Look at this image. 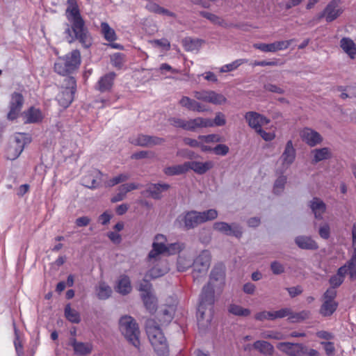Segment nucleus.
Listing matches in <instances>:
<instances>
[{
	"mask_svg": "<svg viewBox=\"0 0 356 356\" xmlns=\"http://www.w3.org/2000/svg\"><path fill=\"white\" fill-rule=\"evenodd\" d=\"M65 10L66 17L70 23L65 33L69 43L78 40L84 48L92 44V38L85 26V21L81 15L76 0H67Z\"/></svg>",
	"mask_w": 356,
	"mask_h": 356,
	"instance_id": "obj_1",
	"label": "nucleus"
},
{
	"mask_svg": "<svg viewBox=\"0 0 356 356\" xmlns=\"http://www.w3.org/2000/svg\"><path fill=\"white\" fill-rule=\"evenodd\" d=\"M214 302V286L211 285V282H209L202 288L200 295V302L197 312L199 325L207 326L210 324L213 315Z\"/></svg>",
	"mask_w": 356,
	"mask_h": 356,
	"instance_id": "obj_2",
	"label": "nucleus"
},
{
	"mask_svg": "<svg viewBox=\"0 0 356 356\" xmlns=\"http://www.w3.org/2000/svg\"><path fill=\"white\" fill-rule=\"evenodd\" d=\"M145 330L148 339L158 356H168L169 349L165 337L159 325L153 318L145 323Z\"/></svg>",
	"mask_w": 356,
	"mask_h": 356,
	"instance_id": "obj_3",
	"label": "nucleus"
},
{
	"mask_svg": "<svg viewBox=\"0 0 356 356\" xmlns=\"http://www.w3.org/2000/svg\"><path fill=\"white\" fill-rule=\"evenodd\" d=\"M81 54L77 49L73 50L63 57H60L54 64L56 73L65 76L72 73L81 64Z\"/></svg>",
	"mask_w": 356,
	"mask_h": 356,
	"instance_id": "obj_4",
	"label": "nucleus"
},
{
	"mask_svg": "<svg viewBox=\"0 0 356 356\" xmlns=\"http://www.w3.org/2000/svg\"><path fill=\"white\" fill-rule=\"evenodd\" d=\"M120 330L127 340L134 347H140V330L135 319L130 316L121 317L119 321Z\"/></svg>",
	"mask_w": 356,
	"mask_h": 356,
	"instance_id": "obj_5",
	"label": "nucleus"
},
{
	"mask_svg": "<svg viewBox=\"0 0 356 356\" xmlns=\"http://www.w3.org/2000/svg\"><path fill=\"white\" fill-rule=\"evenodd\" d=\"M31 143V137L27 134L17 133L10 141L6 150L8 159L13 161L18 158L23 152L24 147Z\"/></svg>",
	"mask_w": 356,
	"mask_h": 356,
	"instance_id": "obj_6",
	"label": "nucleus"
},
{
	"mask_svg": "<svg viewBox=\"0 0 356 356\" xmlns=\"http://www.w3.org/2000/svg\"><path fill=\"white\" fill-rule=\"evenodd\" d=\"M76 90V81L73 76L65 78L62 90L58 93L57 99L63 108L68 107L74 99Z\"/></svg>",
	"mask_w": 356,
	"mask_h": 356,
	"instance_id": "obj_7",
	"label": "nucleus"
},
{
	"mask_svg": "<svg viewBox=\"0 0 356 356\" xmlns=\"http://www.w3.org/2000/svg\"><path fill=\"white\" fill-rule=\"evenodd\" d=\"M211 258L210 252L207 250H204L193 260V277L194 280L199 281L200 277L206 275L210 266Z\"/></svg>",
	"mask_w": 356,
	"mask_h": 356,
	"instance_id": "obj_8",
	"label": "nucleus"
},
{
	"mask_svg": "<svg viewBox=\"0 0 356 356\" xmlns=\"http://www.w3.org/2000/svg\"><path fill=\"white\" fill-rule=\"evenodd\" d=\"M337 290L328 288L322 296L323 303L319 313L324 317L332 316L338 307V302L335 300Z\"/></svg>",
	"mask_w": 356,
	"mask_h": 356,
	"instance_id": "obj_9",
	"label": "nucleus"
},
{
	"mask_svg": "<svg viewBox=\"0 0 356 356\" xmlns=\"http://www.w3.org/2000/svg\"><path fill=\"white\" fill-rule=\"evenodd\" d=\"M214 230L226 236H233L237 238H241L243 235L242 227L236 222L229 224L226 222L218 221L213 225Z\"/></svg>",
	"mask_w": 356,
	"mask_h": 356,
	"instance_id": "obj_10",
	"label": "nucleus"
},
{
	"mask_svg": "<svg viewBox=\"0 0 356 356\" xmlns=\"http://www.w3.org/2000/svg\"><path fill=\"white\" fill-rule=\"evenodd\" d=\"M194 97L200 101L211 103L215 105H222L227 102V98L220 93L213 90H200L193 92Z\"/></svg>",
	"mask_w": 356,
	"mask_h": 356,
	"instance_id": "obj_11",
	"label": "nucleus"
},
{
	"mask_svg": "<svg viewBox=\"0 0 356 356\" xmlns=\"http://www.w3.org/2000/svg\"><path fill=\"white\" fill-rule=\"evenodd\" d=\"M276 347L288 356H304L305 345L301 343L280 342Z\"/></svg>",
	"mask_w": 356,
	"mask_h": 356,
	"instance_id": "obj_12",
	"label": "nucleus"
},
{
	"mask_svg": "<svg viewBox=\"0 0 356 356\" xmlns=\"http://www.w3.org/2000/svg\"><path fill=\"white\" fill-rule=\"evenodd\" d=\"M153 266L147 272L146 277L156 279L164 275L169 270L168 263L165 260L152 259L149 261Z\"/></svg>",
	"mask_w": 356,
	"mask_h": 356,
	"instance_id": "obj_13",
	"label": "nucleus"
},
{
	"mask_svg": "<svg viewBox=\"0 0 356 356\" xmlns=\"http://www.w3.org/2000/svg\"><path fill=\"white\" fill-rule=\"evenodd\" d=\"M293 40L276 41L273 43H255L254 48L259 49L263 52H276L280 50L286 49L291 44Z\"/></svg>",
	"mask_w": 356,
	"mask_h": 356,
	"instance_id": "obj_14",
	"label": "nucleus"
},
{
	"mask_svg": "<svg viewBox=\"0 0 356 356\" xmlns=\"http://www.w3.org/2000/svg\"><path fill=\"white\" fill-rule=\"evenodd\" d=\"M177 221L179 222L180 225L183 223L184 228L186 229H193L201 224L198 211H191L186 212L183 215H180L177 218Z\"/></svg>",
	"mask_w": 356,
	"mask_h": 356,
	"instance_id": "obj_15",
	"label": "nucleus"
},
{
	"mask_svg": "<svg viewBox=\"0 0 356 356\" xmlns=\"http://www.w3.org/2000/svg\"><path fill=\"white\" fill-rule=\"evenodd\" d=\"M245 119L248 122V125L255 131L270 122L269 119L254 111L247 112L245 115Z\"/></svg>",
	"mask_w": 356,
	"mask_h": 356,
	"instance_id": "obj_16",
	"label": "nucleus"
},
{
	"mask_svg": "<svg viewBox=\"0 0 356 356\" xmlns=\"http://www.w3.org/2000/svg\"><path fill=\"white\" fill-rule=\"evenodd\" d=\"M342 13L343 10L339 7L338 2L336 0H332L319 15V18L325 17L327 22H331L336 19Z\"/></svg>",
	"mask_w": 356,
	"mask_h": 356,
	"instance_id": "obj_17",
	"label": "nucleus"
},
{
	"mask_svg": "<svg viewBox=\"0 0 356 356\" xmlns=\"http://www.w3.org/2000/svg\"><path fill=\"white\" fill-rule=\"evenodd\" d=\"M103 177L104 175L99 170H92L81 179L82 185L90 189L97 188L103 181Z\"/></svg>",
	"mask_w": 356,
	"mask_h": 356,
	"instance_id": "obj_18",
	"label": "nucleus"
},
{
	"mask_svg": "<svg viewBox=\"0 0 356 356\" xmlns=\"http://www.w3.org/2000/svg\"><path fill=\"white\" fill-rule=\"evenodd\" d=\"M24 103V97L19 92L12 95L10 102V111L8 113V119L13 120L17 118Z\"/></svg>",
	"mask_w": 356,
	"mask_h": 356,
	"instance_id": "obj_19",
	"label": "nucleus"
},
{
	"mask_svg": "<svg viewBox=\"0 0 356 356\" xmlns=\"http://www.w3.org/2000/svg\"><path fill=\"white\" fill-rule=\"evenodd\" d=\"M187 171L193 170L197 175H202L212 169L214 166V163L212 161H207L201 162L197 161H186Z\"/></svg>",
	"mask_w": 356,
	"mask_h": 356,
	"instance_id": "obj_20",
	"label": "nucleus"
},
{
	"mask_svg": "<svg viewBox=\"0 0 356 356\" xmlns=\"http://www.w3.org/2000/svg\"><path fill=\"white\" fill-rule=\"evenodd\" d=\"M300 137L310 147H314L323 140L321 136L310 128H305L300 131Z\"/></svg>",
	"mask_w": 356,
	"mask_h": 356,
	"instance_id": "obj_21",
	"label": "nucleus"
},
{
	"mask_svg": "<svg viewBox=\"0 0 356 356\" xmlns=\"http://www.w3.org/2000/svg\"><path fill=\"white\" fill-rule=\"evenodd\" d=\"M296 159V149L293 147L292 140H289L285 146L284 150L280 156L282 166L288 168Z\"/></svg>",
	"mask_w": 356,
	"mask_h": 356,
	"instance_id": "obj_22",
	"label": "nucleus"
},
{
	"mask_svg": "<svg viewBox=\"0 0 356 356\" xmlns=\"http://www.w3.org/2000/svg\"><path fill=\"white\" fill-rule=\"evenodd\" d=\"M298 247L302 250H316L318 248V243L308 236H298L295 238Z\"/></svg>",
	"mask_w": 356,
	"mask_h": 356,
	"instance_id": "obj_23",
	"label": "nucleus"
},
{
	"mask_svg": "<svg viewBox=\"0 0 356 356\" xmlns=\"http://www.w3.org/2000/svg\"><path fill=\"white\" fill-rule=\"evenodd\" d=\"M115 78V74L114 72L105 74L98 81L96 88L101 92L109 91L112 88Z\"/></svg>",
	"mask_w": 356,
	"mask_h": 356,
	"instance_id": "obj_24",
	"label": "nucleus"
},
{
	"mask_svg": "<svg viewBox=\"0 0 356 356\" xmlns=\"http://www.w3.org/2000/svg\"><path fill=\"white\" fill-rule=\"evenodd\" d=\"M170 188L168 184H149L147 186L146 193L154 200L161 198V193Z\"/></svg>",
	"mask_w": 356,
	"mask_h": 356,
	"instance_id": "obj_25",
	"label": "nucleus"
},
{
	"mask_svg": "<svg viewBox=\"0 0 356 356\" xmlns=\"http://www.w3.org/2000/svg\"><path fill=\"white\" fill-rule=\"evenodd\" d=\"M309 207L316 219H322L326 210V205L322 200L314 197L309 202Z\"/></svg>",
	"mask_w": 356,
	"mask_h": 356,
	"instance_id": "obj_26",
	"label": "nucleus"
},
{
	"mask_svg": "<svg viewBox=\"0 0 356 356\" xmlns=\"http://www.w3.org/2000/svg\"><path fill=\"white\" fill-rule=\"evenodd\" d=\"M74 353L77 355L83 356L90 354L92 350V345L88 342H80L76 339H72L71 341Z\"/></svg>",
	"mask_w": 356,
	"mask_h": 356,
	"instance_id": "obj_27",
	"label": "nucleus"
},
{
	"mask_svg": "<svg viewBox=\"0 0 356 356\" xmlns=\"http://www.w3.org/2000/svg\"><path fill=\"white\" fill-rule=\"evenodd\" d=\"M211 285L214 287L219 286L222 288L225 284V273L223 270L220 267H215L211 272L210 280Z\"/></svg>",
	"mask_w": 356,
	"mask_h": 356,
	"instance_id": "obj_28",
	"label": "nucleus"
},
{
	"mask_svg": "<svg viewBox=\"0 0 356 356\" xmlns=\"http://www.w3.org/2000/svg\"><path fill=\"white\" fill-rule=\"evenodd\" d=\"M131 289L132 286L129 276L126 275H120L117 282L116 291L122 295H127L131 291Z\"/></svg>",
	"mask_w": 356,
	"mask_h": 356,
	"instance_id": "obj_29",
	"label": "nucleus"
},
{
	"mask_svg": "<svg viewBox=\"0 0 356 356\" xmlns=\"http://www.w3.org/2000/svg\"><path fill=\"white\" fill-rule=\"evenodd\" d=\"M211 124L209 118H196L189 120H186V131H193L198 128H207V126H211Z\"/></svg>",
	"mask_w": 356,
	"mask_h": 356,
	"instance_id": "obj_30",
	"label": "nucleus"
},
{
	"mask_svg": "<svg viewBox=\"0 0 356 356\" xmlns=\"http://www.w3.org/2000/svg\"><path fill=\"white\" fill-rule=\"evenodd\" d=\"M175 309L173 307H165L158 312L157 318L161 325L169 323L173 318Z\"/></svg>",
	"mask_w": 356,
	"mask_h": 356,
	"instance_id": "obj_31",
	"label": "nucleus"
},
{
	"mask_svg": "<svg viewBox=\"0 0 356 356\" xmlns=\"http://www.w3.org/2000/svg\"><path fill=\"white\" fill-rule=\"evenodd\" d=\"M252 346L255 350H258L260 353L265 355H273L274 353L273 346L266 341H256L253 343Z\"/></svg>",
	"mask_w": 356,
	"mask_h": 356,
	"instance_id": "obj_32",
	"label": "nucleus"
},
{
	"mask_svg": "<svg viewBox=\"0 0 356 356\" xmlns=\"http://www.w3.org/2000/svg\"><path fill=\"white\" fill-rule=\"evenodd\" d=\"M95 292L99 300H106L111 296L112 289L106 282H99L95 287Z\"/></svg>",
	"mask_w": 356,
	"mask_h": 356,
	"instance_id": "obj_33",
	"label": "nucleus"
},
{
	"mask_svg": "<svg viewBox=\"0 0 356 356\" xmlns=\"http://www.w3.org/2000/svg\"><path fill=\"white\" fill-rule=\"evenodd\" d=\"M187 172L186 162L179 165L168 166L163 169L164 174L168 176L180 175Z\"/></svg>",
	"mask_w": 356,
	"mask_h": 356,
	"instance_id": "obj_34",
	"label": "nucleus"
},
{
	"mask_svg": "<svg viewBox=\"0 0 356 356\" xmlns=\"http://www.w3.org/2000/svg\"><path fill=\"white\" fill-rule=\"evenodd\" d=\"M26 123H38L42 121L43 116L40 110L31 107L25 113Z\"/></svg>",
	"mask_w": 356,
	"mask_h": 356,
	"instance_id": "obj_35",
	"label": "nucleus"
},
{
	"mask_svg": "<svg viewBox=\"0 0 356 356\" xmlns=\"http://www.w3.org/2000/svg\"><path fill=\"white\" fill-rule=\"evenodd\" d=\"M314 158L312 162L316 163L321 161L329 159L331 156V152L328 147L314 149L312 151Z\"/></svg>",
	"mask_w": 356,
	"mask_h": 356,
	"instance_id": "obj_36",
	"label": "nucleus"
},
{
	"mask_svg": "<svg viewBox=\"0 0 356 356\" xmlns=\"http://www.w3.org/2000/svg\"><path fill=\"white\" fill-rule=\"evenodd\" d=\"M167 245L153 242L152 249L148 254L149 261L152 259H160V254L166 252Z\"/></svg>",
	"mask_w": 356,
	"mask_h": 356,
	"instance_id": "obj_37",
	"label": "nucleus"
},
{
	"mask_svg": "<svg viewBox=\"0 0 356 356\" xmlns=\"http://www.w3.org/2000/svg\"><path fill=\"white\" fill-rule=\"evenodd\" d=\"M342 49L348 54L350 58H354L356 54V47L353 41L349 38H342L340 42Z\"/></svg>",
	"mask_w": 356,
	"mask_h": 356,
	"instance_id": "obj_38",
	"label": "nucleus"
},
{
	"mask_svg": "<svg viewBox=\"0 0 356 356\" xmlns=\"http://www.w3.org/2000/svg\"><path fill=\"white\" fill-rule=\"evenodd\" d=\"M204 41L200 39L186 38L183 40L185 49L188 51H198Z\"/></svg>",
	"mask_w": 356,
	"mask_h": 356,
	"instance_id": "obj_39",
	"label": "nucleus"
},
{
	"mask_svg": "<svg viewBox=\"0 0 356 356\" xmlns=\"http://www.w3.org/2000/svg\"><path fill=\"white\" fill-rule=\"evenodd\" d=\"M193 266V260L189 256L180 255L177 259V270L179 272H184Z\"/></svg>",
	"mask_w": 356,
	"mask_h": 356,
	"instance_id": "obj_40",
	"label": "nucleus"
},
{
	"mask_svg": "<svg viewBox=\"0 0 356 356\" xmlns=\"http://www.w3.org/2000/svg\"><path fill=\"white\" fill-rule=\"evenodd\" d=\"M218 211L214 209H210L204 211H198L200 223L215 220L218 217Z\"/></svg>",
	"mask_w": 356,
	"mask_h": 356,
	"instance_id": "obj_41",
	"label": "nucleus"
},
{
	"mask_svg": "<svg viewBox=\"0 0 356 356\" xmlns=\"http://www.w3.org/2000/svg\"><path fill=\"white\" fill-rule=\"evenodd\" d=\"M129 178V175L128 174L122 173V174H120L119 175H118L112 179H108V180L103 179L102 182L104 183V187L109 188V187H113V186H114L118 184H120L122 182H124V181L128 180Z\"/></svg>",
	"mask_w": 356,
	"mask_h": 356,
	"instance_id": "obj_42",
	"label": "nucleus"
},
{
	"mask_svg": "<svg viewBox=\"0 0 356 356\" xmlns=\"http://www.w3.org/2000/svg\"><path fill=\"white\" fill-rule=\"evenodd\" d=\"M65 316L68 321L73 323H79L81 321L79 313L72 309L70 305L65 306Z\"/></svg>",
	"mask_w": 356,
	"mask_h": 356,
	"instance_id": "obj_43",
	"label": "nucleus"
},
{
	"mask_svg": "<svg viewBox=\"0 0 356 356\" xmlns=\"http://www.w3.org/2000/svg\"><path fill=\"white\" fill-rule=\"evenodd\" d=\"M142 299L146 309L150 312L153 313L156 309V299L153 294L143 295Z\"/></svg>",
	"mask_w": 356,
	"mask_h": 356,
	"instance_id": "obj_44",
	"label": "nucleus"
},
{
	"mask_svg": "<svg viewBox=\"0 0 356 356\" xmlns=\"http://www.w3.org/2000/svg\"><path fill=\"white\" fill-rule=\"evenodd\" d=\"M101 29L104 38L106 40L113 42L116 39V35L114 30L110 27L108 23L102 22Z\"/></svg>",
	"mask_w": 356,
	"mask_h": 356,
	"instance_id": "obj_45",
	"label": "nucleus"
},
{
	"mask_svg": "<svg viewBox=\"0 0 356 356\" xmlns=\"http://www.w3.org/2000/svg\"><path fill=\"white\" fill-rule=\"evenodd\" d=\"M286 180L287 178L285 175H280L277 177L273 185V191L274 194L280 195L284 191Z\"/></svg>",
	"mask_w": 356,
	"mask_h": 356,
	"instance_id": "obj_46",
	"label": "nucleus"
},
{
	"mask_svg": "<svg viewBox=\"0 0 356 356\" xmlns=\"http://www.w3.org/2000/svg\"><path fill=\"white\" fill-rule=\"evenodd\" d=\"M228 311L230 314L238 316H248L250 314V310L242 307L232 304L229 306Z\"/></svg>",
	"mask_w": 356,
	"mask_h": 356,
	"instance_id": "obj_47",
	"label": "nucleus"
},
{
	"mask_svg": "<svg viewBox=\"0 0 356 356\" xmlns=\"http://www.w3.org/2000/svg\"><path fill=\"white\" fill-rule=\"evenodd\" d=\"M310 316V312L302 310L300 312H293L291 310V314L289 315V320L292 323L300 322L308 318Z\"/></svg>",
	"mask_w": 356,
	"mask_h": 356,
	"instance_id": "obj_48",
	"label": "nucleus"
},
{
	"mask_svg": "<svg viewBox=\"0 0 356 356\" xmlns=\"http://www.w3.org/2000/svg\"><path fill=\"white\" fill-rule=\"evenodd\" d=\"M149 135L138 134V136L130 138V142L134 145L148 147Z\"/></svg>",
	"mask_w": 356,
	"mask_h": 356,
	"instance_id": "obj_49",
	"label": "nucleus"
},
{
	"mask_svg": "<svg viewBox=\"0 0 356 356\" xmlns=\"http://www.w3.org/2000/svg\"><path fill=\"white\" fill-rule=\"evenodd\" d=\"M245 63L244 59H237L231 63L222 66L220 69V72H229L237 69L240 65Z\"/></svg>",
	"mask_w": 356,
	"mask_h": 356,
	"instance_id": "obj_50",
	"label": "nucleus"
},
{
	"mask_svg": "<svg viewBox=\"0 0 356 356\" xmlns=\"http://www.w3.org/2000/svg\"><path fill=\"white\" fill-rule=\"evenodd\" d=\"M185 248V244L181 242H176L167 245L166 253L175 254Z\"/></svg>",
	"mask_w": 356,
	"mask_h": 356,
	"instance_id": "obj_51",
	"label": "nucleus"
},
{
	"mask_svg": "<svg viewBox=\"0 0 356 356\" xmlns=\"http://www.w3.org/2000/svg\"><path fill=\"white\" fill-rule=\"evenodd\" d=\"M260 337L264 339H272L275 340H282L285 339L284 334L280 332L273 330L264 331L260 334Z\"/></svg>",
	"mask_w": 356,
	"mask_h": 356,
	"instance_id": "obj_52",
	"label": "nucleus"
},
{
	"mask_svg": "<svg viewBox=\"0 0 356 356\" xmlns=\"http://www.w3.org/2000/svg\"><path fill=\"white\" fill-rule=\"evenodd\" d=\"M124 58L125 56L123 54L115 53L111 56V62L114 67L120 69L125 62Z\"/></svg>",
	"mask_w": 356,
	"mask_h": 356,
	"instance_id": "obj_53",
	"label": "nucleus"
},
{
	"mask_svg": "<svg viewBox=\"0 0 356 356\" xmlns=\"http://www.w3.org/2000/svg\"><path fill=\"white\" fill-rule=\"evenodd\" d=\"M200 15L202 17L207 19L208 20H209L211 22H212L214 24L222 26L224 24V21L220 17H219L218 16H217L213 13H209L207 11H200Z\"/></svg>",
	"mask_w": 356,
	"mask_h": 356,
	"instance_id": "obj_54",
	"label": "nucleus"
},
{
	"mask_svg": "<svg viewBox=\"0 0 356 356\" xmlns=\"http://www.w3.org/2000/svg\"><path fill=\"white\" fill-rule=\"evenodd\" d=\"M149 277H146V275H145V278L143 279V282L140 284L139 286V291L142 293L141 297H143V295H150L152 293V286L149 281L147 280Z\"/></svg>",
	"mask_w": 356,
	"mask_h": 356,
	"instance_id": "obj_55",
	"label": "nucleus"
},
{
	"mask_svg": "<svg viewBox=\"0 0 356 356\" xmlns=\"http://www.w3.org/2000/svg\"><path fill=\"white\" fill-rule=\"evenodd\" d=\"M209 121H210L211 125L207 126V127H212L213 126H217V127L224 126L226 124L225 115L221 112H218L216 113V116H215L214 119L213 120L209 119Z\"/></svg>",
	"mask_w": 356,
	"mask_h": 356,
	"instance_id": "obj_56",
	"label": "nucleus"
},
{
	"mask_svg": "<svg viewBox=\"0 0 356 356\" xmlns=\"http://www.w3.org/2000/svg\"><path fill=\"white\" fill-rule=\"evenodd\" d=\"M198 139L207 143L222 142V138L218 134L200 135Z\"/></svg>",
	"mask_w": 356,
	"mask_h": 356,
	"instance_id": "obj_57",
	"label": "nucleus"
},
{
	"mask_svg": "<svg viewBox=\"0 0 356 356\" xmlns=\"http://www.w3.org/2000/svg\"><path fill=\"white\" fill-rule=\"evenodd\" d=\"M13 325H14V331H15V341H14L15 348L17 354L19 356H22V355H23V347H22V343H21V341L19 340V333H18V330L17 329L15 323H13Z\"/></svg>",
	"mask_w": 356,
	"mask_h": 356,
	"instance_id": "obj_58",
	"label": "nucleus"
},
{
	"mask_svg": "<svg viewBox=\"0 0 356 356\" xmlns=\"http://www.w3.org/2000/svg\"><path fill=\"white\" fill-rule=\"evenodd\" d=\"M195 102L196 101L195 99H191L186 96H184L179 100V104L188 110L193 111L195 107Z\"/></svg>",
	"mask_w": 356,
	"mask_h": 356,
	"instance_id": "obj_59",
	"label": "nucleus"
},
{
	"mask_svg": "<svg viewBox=\"0 0 356 356\" xmlns=\"http://www.w3.org/2000/svg\"><path fill=\"white\" fill-rule=\"evenodd\" d=\"M270 270L274 275H280L284 273L285 268L280 261H274L270 264Z\"/></svg>",
	"mask_w": 356,
	"mask_h": 356,
	"instance_id": "obj_60",
	"label": "nucleus"
},
{
	"mask_svg": "<svg viewBox=\"0 0 356 356\" xmlns=\"http://www.w3.org/2000/svg\"><path fill=\"white\" fill-rule=\"evenodd\" d=\"M254 318L257 321H264L265 320L274 321L273 312L263 311L255 314Z\"/></svg>",
	"mask_w": 356,
	"mask_h": 356,
	"instance_id": "obj_61",
	"label": "nucleus"
},
{
	"mask_svg": "<svg viewBox=\"0 0 356 356\" xmlns=\"http://www.w3.org/2000/svg\"><path fill=\"white\" fill-rule=\"evenodd\" d=\"M229 147L224 144L217 145L213 148V152L216 155L225 156L229 152Z\"/></svg>",
	"mask_w": 356,
	"mask_h": 356,
	"instance_id": "obj_62",
	"label": "nucleus"
},
{
	"mask_svg": "<svg viewBox=\"0 0 356 356\" xmlns=\"http://www.w3.org/2000/svg\"><path fill=\"white\" fill-rule=\"evenodd\" d=\"M321 344L323 346L325 352L327 356H332L335 353V348L334 343L331 341H322Z\"/></svg>",
	"mask_w": 356,
	"mask_h": 356,
	"instance_id": "obj_63",
	"label": "nucleus"
},
{
	"mask_svg": "<svg viewBox=\"0 0 356 356\" xmlns=\"http://www.w3.org/2000/svg\"><path fill=\"white\" fill-rule=\"evenodd\" d=\"M170 124L175 127L181 128L186 130V120L179 118H172L170 119Z\"/></svg>",
	"mask_w": 356,
	"mask_h": 356,
	"instance_id": "obj_64",
	"label": "nucleus"
}]
</instances>
